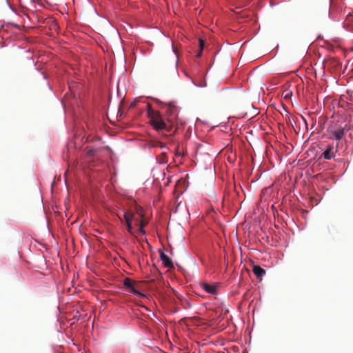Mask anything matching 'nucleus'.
<instances>
[{
    "label": "nucleus",
    "mask_w": 353,
    "mask_h": 353,
    "mask_svg": "<svg viewBox=\"0 0 353 353\" xmlns=\"http://www.w3.org/2000/svg\"><path fill=\"white\" fill-rule=\"evenodd\" d=\"M61 299L63 300V297H61ZM59 302H61V298H59Z\"/></svg>",
    "instance_id": "nucleus-24"
},
{
    "label": "nucleus",
    "mask_w": 353,
    "mask_h": 353,
    "mask_svg": "<svg viewBox=\"0 0 353 353\" xmlns=\"http://www.w3.org/2000/svg\"><path fill=\"white\" fill-rule=\"evenodd\" d=\"M60 290H61V285H58V287H57V290H58V292H59Z\"/></svg>",
    "instance_id": "nucleus-20"
},
{
    "label": "nucleus",
    "mask_w": 353,
    "mask_h": 353,
    "mask_svg": "<svg viewBox=\"0 0 353 353\" xmlns=\"http://www.w3.org/2000/svg\"><path fill=\"white\" fill-rule=\"evenodd\" d=\"M345 25L347 26L350 27V28H351V29L353 28V14H350L347 16L346 19H345Z\"/></svg>",
    "instance_id": "nucleus-11"
},
{
    "label": "nucleus",
    "mask_w": 353,
    "mask_h": 353,
    "mask_svg": "<svg viewBox=\"0 0 353 353\" xmlns=\"http://www.w3.org/2000/svg\"><path fill=\"white\" fill-rule=\"evenodd\" d=\"M253 272L255 274V276L258 278L261 279V278L265 275V270L262 268L261 266L257 265H254L253 266Z\"/></svg>",
    "instance_id": "nucleus-8"
},
{
    "label": "nucleus",
    "mask_w": 353,
    "mask_h": 353,
    "mask_svg": "<svg viewBox=\"0 0 353 353\" xmlns=\"http://www.w3.org/2000/svg\"><path fill=\"white\" fill-rule=\"evenodd\" d=\"M199 43L200 50H203V47H204V41L201 39H199Z\"/></svg>",
    "instance_id": "nucleus-15"
},
{
    "label": "nucleus",
    "mask_w": 353,
    "mask_h": 353,
    "mask_svg": "<svg viewBox=\"0 0 353 353\" xmlns=\"http://www.w3.org/2000/svg\"><path fill=\"white\" fill-rule=\"evenodd\" d=\"M289 96V94H286L285 97H288Z\"/></svg>",
    "instance_id": "nucleus-25"
},
{
    "label": "nucleus",
    "mask_w": 353,
    "mask_h": 353,
    "mask_svg": "<svg viewBox=\"0 0 353 353\" xmlns=\"http://www.w3.org/2000/svg\"><path fill=\"white\" fill-rule=\"evenodd\" d=\"M203 289L208 293L214 294L216 292V286L215 285H210L208 283L202 284Z\"/></svg>",
    "instance_id": "nucleus-9"
},
{
    "label": "nucleus",
    "mask_w": 353,
    "mask_h": 353,
    "mask_svg": "<svg viewBox=\"0 0 353 353\" xmlns=\"http://www.w3.org/2000/svg\"><path fill=\"white\" fill-rule=\"evenodd\" d=\"M337 152V146L334 147L332 145H329L322 154V157L326 159L330 160L335 157V154Z\"/></svg>",
    "instance_id": "nucleus-4"
},
{
    "label": "nucleus",
    "mask_w": 353,
    "mask_h": 353,
    "mask_svg": "<svg viewBox=\"0 0 353 353\" xmlns=\"http://www.w3.org/2000/svg\"><path fill=\"white\" fill-rule=\"evenodd\" d=\"M58 321L60 322V329L57 330L58 332H65V330L64 328H62V325H64V322L63 321H61L59 317L58 318Z\"/></svg>",
    "instance_id": "nucleus-12"
},
{
    "label": "nucleus",
    "mask_w": 353,
    "mask_h": 353,
    "mask_svg": "<svg viewBox=\"0 0 353 353\" xmlns=\"http://www.w3.org/2000/svg\"><path fill=\"white\" fill-rule=\"evenodd\" d=\"M63 179L65 185H66V170H65L64 172L63 173Z\"/></svg>",
    "instance_id": "nucleus-16"
},
{
    "label": "nucleus",
    "mask_w": 353,
    "mask_h": 353,
    "mask_svg": "<svg viewBox=\"0 0 353 353\" xmlns=\"http://www.w3.org/2000/svg\"><path fill=\"white\" fill-rule=\"evenodd\" d=\"M349 130L350 128H347V124L339 121H332L327 128L329 138L339 141L344 137L345 132Z\"/></svg>",
    "instance_id": "nucleus-2"
},
{
    "label": "nucleus",
    "mask_w": 353,
    "mask_h": 353,
    "mask_svg": "<svg viewBox=\"0 0 353 353\" xmlns=\"http://www.w3.org/2000/svg\"><path fill=\"white\" fill-rule=\"evenodd\" d=\"M347 105L349 110L353 111V103H348Z\"/></svg>",
    "instance_id": "nucleus-17"
},
{
    "label": "nucleus",
    "mask_w": 353,
    "mask_h": 353,
    "mask_svg": "<svg viewBox=\"0 0 353 353\" xmlns=\"http://www.w3.org/2000/svg\"><path fill=\"white\" fill-rule=\"evenodd\" d=\"M41 74L43 75V79H46L47 78L46 74L43 72H41Z\"/></svg>",
    "instance_id": "nucleus-19"
},
{
    "label": "nucleus",
    "mask_w": 353,
    "mask_h": 353,
    "mask_svg": "<svg viewBox=\"0 0 353 353\" xmlns=\"http://www.w3.org/2000/svg\"><path fill=\"white\" fill-rule=\"evenodd\" d=\"M202 54V50H200L199 52L197 54V57H201Z\"/></svg>",
    "instance_id": "nucleus-18"
},
{
    "label": "nucleus",
    "mask_w": 353,
    "mask_h": 353,
    "mask_svg": "<svg viewBox=\"0 0 353 353\" xmlns=\"http://www.w3.org/2000/svg\"><path fill=\"white\" fill-rule=\"evenodd\" d=\"M137 214H139L141 216H142L143 215L141 214V212H137Z\"/></svg>",
    "instance_id": "nucleus-22"
},
{
    "label": "nucleus",
    "mask_w": 353,
    "mask_h": 353,
    "mask_svg": "<svg viewBox=\"0 0 353 353\" xmlns=\"http://www.w3.org/2000/svg\"><path fill=\"white\" fill-rule=\"evenodd\" d=\"M178 112V108L174 103L168 104L166 110L167 121L172 123L173 127L177 119Z\"/></svg>",
    "instance_id": "nucleus-3"
},
{
    "label": "nucleus",
    "mask_w": 353,
    "mask_h": 353,
    "mask_svg": "<svg viewBox=\"0 0 353 353\" xmlns=\"http://www.w3.org/2000/svg\"><path fill=\"white\" fill-rule=\"evenodd\" d=\"M73 3H74V0H71ZM70 4V2L68 1L67 5L68 6Z\"/></svg>",
    "instance_id": "nucleus-21"
},
{
    "label": "nucleus",
    "mask_w": 353,
    "mask_h": 353,
    "mask_svg": "<svg viewBox=\"0 0 353 353\" xmlns=\"http://www.w3.org/2000/svg\"><path fill=\"white\" fill-rule=\"evenodd\" d=\"M86 150H87L88 154H89L90 156H93L95 153V150H94V149H90L89 148H86Z\"/></svg>",
    "instance_id": "nucleus-13"
},
{
    "label": "nucleus",
    "mask_w": 353,
    "mask_h": 353,
    "mask_svg": "<svg viewBox=\"0 0 353 353\" xmlns=\"http://www.w3.org/2000/svg\"><path fill=\"white\" fill-rule=\"evenodd\" d=\"M65 97H66V94H64L63 97V99H64ZM61 103L63 105V112H64L65 114H66V105H65L63 100L61 101Z\"/></svg>",
    "instance_id": "nucleus-14"
},
{
    "label": "nucleus",
    "mask_w": 353,
    "mask_h": 353,
    "mask_svg": "<svg viewBox=\"0 0 353 353\" xmlns=\"http://www.w3.org/2000/svg\"><path fill=\"white\" fill-rule=\"evenodd\" d=\"M10 8L12 9V11H14V9L10 6Z\"/></svg>",
    "instance_id": "nucleus-26"
},
{
    "label": "nucleus",
    "mask_w": 353,
    "mask_h": 353,
    "mask_svg": "<svg viewBox=\"0 0 353 353\" xmlns=\"http://www.w3.org/2000/svg\"><path fill=\"white\" fill-rule=\"evenodd\" d=\"M57 309L59 310V312L60 313V308H59V306L57 307Z\"/></svg>",
    "instance_id": "nucleus-23"
},
{
    "label": "nucleus",
    "mask_w": 353,
    "mask_h": 353,
    "mask_svg": "<svg viewBox=\"0 0 353 353\" xmlns=\"http://www.w3.org/2000/svg\"><path fill=\"white\" fill-rule=\"evenodd\" d=\"M159 257L162 261L163 265L169 269L174 268V264L171 259L166 255L163 251L159 250Z\"/></svg>",
    "instance_id": "nucleus-6"
},
{
    "label": "nucleus",
    "mask_w": 353,
    "mask_h": 353,
    "mask_svg": "<svg viewBox=\"0 0 353 353\" xmlns=\"http://www.w3.org/2000/svg\"><path fill=\"white\" fill-rule=\"evenodd\" d=\"M123 217L126 223L127 230L130 234H133L132 221L135 220L134 214L130 212H125Z\"/></svg>",
    "instance_id": "nucleus-5"
},
{
    "label": "nucleus",
    "mask_w": 353,
    "mask_h": 353,
    "mask_svg": "<svg viewBox=\"0 0 353 353\" xmlns=\"http://www.w3.org/2000/svg\"><path fill=\"white\" fill-rule=\"evenodd\" d=\"M136 221V223H137L139 224V231L142 233L143 234H145V232L144 230V226L146 225V222H145L144 221H139V220L137 219H135L134 220Z\"/></svg>",
    "instance_id": "nucleus-10"
},
{
    "label": "nucleus",
    "mask_w": 353,
    "mask_h": 353,
    "mask_svg": "<svg viewBox=\"0 0 353 353\" xmlns=\"http://www.w3.org/2000/svg\"><path fill=\"white\" fill-rule=\"evenodd\" d=\"M150 119V123L152 128L157 131L165 130L170 132L173 129L172 124L163 118V116L159 111L154 110L151 108L148 111Z\"/></svg>",
    "instance_id": "nucleus-1"
},
{
    "label": "nucleus",
    "mask_w": 353,
    "mask_h": 353,
    "mask_svg": "<svg viewBox=\"0 0 353 353\" xmlns=\"http://www.w3.org/2000/svg\"><path fill=\"white\" fill-rule=\"evenodd\" d=\"M123 285L125 287L128 288L133 294L142 295L141 293H140L135 289L134 281L130 279V278H125L123 280Z\"/></svg>",
    "instance_id": "nucleus-7"
}]
</instances>
